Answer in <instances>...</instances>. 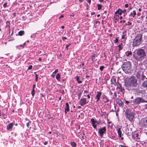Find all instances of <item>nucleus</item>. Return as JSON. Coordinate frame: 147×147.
Returning a JSON list of instances; mask_svg holds the SVG:
<instances>
[{"instance_id":"obj_1","label":"nucleus","mask_w":147,"mask_h":147,"mask_svg":"<svg viewBox=\"0 0 147 147\" xmlns=\"http://www.w3.org/2000/svg\"><path fill=\"white\" fill-rule=\"evenodd\" d=\"M137 80L136 77L134 76L130 77L128 81L125 83V86L127 88H129L131 87H136L138 85Z\"/></svg>"},{"instance_id":"obj_2","label":"nucleus","mask_w":147,"mask_h":147,"mask_svg":"<svg viewBox=\"0 0 147 147\" xmlns=\"http://www.w3.org/2000/svg\"><path fill=\"white\" fill-rule=\"evenodd\" d=\"M142 34L141 33L137 34L133 41L132 46L134 47L139 46L143 41L142 38Z\"/></svg>"},{"instance_id":"obj_3","label":"nucleus","mask_w":147,"mask_h":147,"mask_svg":"<svg viewBox=\"0 0 147 147\" xmlns=\"http://www.w3.org/2000/svg\"><path fill=\"white\" fill-rule=\"evenodd\" d=\"M124 115L126 118L131 122L134 121V119L135 117V113L132 112L131 110L128 108L126 109Z\"/></svg>"},{"instance_id":"obj_4","label":"nucleus","mask_w":147,"mask_h":147,"mask_svg":"<svg viewBox=\"0 0 147 147\" xmlns=\"http://www.w3.org/2000/svg\"><path fill=\"white\" fill-rule=\"evenodd\" d=\"M146 53L144 50L142 49H138L137 52V56L136 58L137 60L144 57L146 56Z\"/></svg>"},{"instance_id":"obj_5","label":"nucleus","mask_w":147,"mask_h":147,"mask_svg":"<svg viewBox=\"0 0 147 147\" xmlns=\"http://www.w3.org/2000/svg\"><path fill=\"white\" fill-rule=\"evenodd\" d=\"M133 102L135 105H138L141 103L147 102V101L144 100L142 98L137 97L134 99Z\"/></svg>"},{"instance_id":"obj_6","label":"nucleus","mask_w":147,"mask_h":147,"mask_svg":"<svg viewBox=\"0 0 147 147\" xmlns=\"http://www.w3.org/2000/svg\"><path fill=\"white\" fill-rule=\"evenodd\" d=\"M131 65H122L121 68L126 73H130L131 70Z\"/></svg>"},{"instance_id":"obj_7","label":"nucleus","mask_w":147,"mask_h":147,"mask_svg":"<svg viewBox=\"0 0 147 147\" xmlns=\"http://www.w3.org/2000/svg\"><path fill=\"white\" fill-rule=\"evenodd\" d=\"M106 131V128L105 126L100 127L98 129V133L101 137H102Z\"/></svg>"},{"instance_id":"obj_8","label":"nucleus","mask_w":147,"mask_h":147,"mask_svg":"<svg viewBox=\"0 0 147 147\" xmlns=\"http://www.w3.org/2000/svg\"><path fill=\"white\" fill-rule=\"evenodd\" d=\"M88 101H87L86 98H81L79 101L80 104L81 106H83L84 105L87 104L88 102Z\"/></svg>"},{"instance_id":"obj_9","label":"nucleus","mask_w":147,"mask_h":147,"mask_svg":"<svg viewBox=\"0 0 147 147\" xmlns=\"http://www.w3.org/2000/svg\"><path fill=\"white\" fill-rule=\"evenodd\" d=\"M102 96V98L103 100V101L105 103H107V105H109V104L108 102H109V101L108 98H107V97L105 95H103Z\"/></svg>"},{"instance_id":"obj_10","label":"nucleus","mask_w":147,"mask_h":147,"mask_svg":"<svg viewBox=\"0 0 147 147\" xmlns=\"http://www.w3.org/2000/svg\"><path fill=\"white\" fill-rule=\"evenodd\" d=\"M126 9H124L123 11H122L121 9H118L117 10L115 13V14L116 15L118 14L120 15H121L122 12H126Z\"/></svg>"},{"instance_id":"obj_11","label":"nucleus","mask_w":147,"mask_h":147,"mask_svg":"<svg viewBox=\"0 0 147 147\" xmlns=\"http://www.w3.org/2000/svg\"><path fill=\"white\" fill-rule=\"evenodd\" d=\"M90 121L91 122L92 124L93 127L94 128H96V125L95 124V123H96V121H95L93 118L91 119Z\"/></svg>"},{"instance_id":"obj_12","label":"nucleus","mask_w":147,"mask_h":147,"mask_svg":"<svg viewBox=\"0 0 147 147\" xmlns=\"http://www.w3.org/2000/svg\"><path fill=\"white\" fill-rule=\"evenodd\" d=\"M97 94L96 95V98L97 99V102L98 101L100 100V98L102 95V93L100 91H98L97 92Z\"/></svg>"},{"instance_id":"obj_13","label":"nucleus","mask_w":147,"mask_h":147,"mask_svg":"<svg viewBox=\"0 0 147 147\" xmlns=\"http://www.w3.org/2000/svg\"><path fill=\"white\" fill-rule=\"evenodd\" d=\"M69 110V105L68 103H65V114H66Z\"/></svg>"},{"instance_id":"obj_14","label":"nucleus","mask_w":147,"mask_h":147,"mask_svg":"<svg viewBox=\"0 0 147 147\" xmlns=\"http://www.w3.org/2000/svg\"><path fill=\"white\" fill-rule=\"evenodd\" d=\"M142 69H140L138 71L136 70V75L138 79H139L140 78V76L141 75L142 73Z\"/></svg>"},{"instance_id":"obj_15","label":"nucleus","mask_w":147,"mask_h":147,"mask_svg":"<svg viewBox=\"0 0 147 147\" xmlns=\"http://www.w3.org/2000/svg\"><path fill=\"white\" fill-rule=\"evenodd\" d=\"M117 133L119 138H121V140L123 139V138L121 137L122 132L121 131V128H119L117 130Z\"/></svg>"},{"instance_id":"obj_16","label":"nucleus","mask_w":147,"mask_h":147,"mask_svg":"<svg viewBox=\"0 0 147 147\" xmlns=\"http://www.w3.org/2000/svg\"><path fill=\"white\" fill-rule=\"evenodd\" d=\"M7 113V110L6 109H4L3 110L2 112V116L3 117L4 119H5L7 117L6 114Z\"/></svg>"},{"instance_id":"obj_17","label":"nucleus","mask_w":147,"mask_h":147,"mask_svg":"<svg viewBox=\"0 0 147 147\" xmlns=\"http://www.w3.org/2000/svg\"><path fill=\"white\" fill-rule=\"evenodd\" d=\"M111 84H113L115 86H116L117 85L116 82V79L114 78H112L111 80Z\"/></svg>"},{"instance_id":"obj_18","label":"nucleus","mask_w":147,"mask_h":147,"mask_svg":"<svg viewBox=\"0 0 147 147\" xmlns=\"http://www.w3.org/2000/svg\"><path fill=\"white\" fill-rule=\"evenodd\" d=\"M97 57V55L95 54H94L92 55L91 56V58L92 59V61L93 62H94L96 61V60H97V59H96V58Z\"/></svg>"},{"instance_id":"obj_19","label":"nucleus","mask_w":147,"mask_h":147,"mask_svg":"<svg viewBox=\"0 0 147 147\" xmlns=\"http://www.w3.org/2000/svg\"><path fill=\"white\" fill-rule=\"evenodd\" d=\"M13 126V124L12 123H10L7 126V129L8 130H9L12 128Z\"/></svg>"},{"instance_id":"obj_20","label":"nucleus","mask_w":147,"mask_h":147,"mask_svg":"<svg viewBox=\"0 0 147 147\" xmlns=\"http://www.w3.org/2000/svg\"><path fill=\"white\" fill-rule=\"evenodd\" d=\"M116 101L117 103L119 106L122 107L123 106V103L121 100H117Z\"/></svg>"},{"instance_id":"obj_21","label":"nucleus","mask_w":147,"mask_h":147,"mask_svg":"<svg viewBox=\"0 0 147 147\" xmlns=\"http://www.w3.org/2000/svg\"><path fill=\"white\" fill-rule=\"evenodd\" d=\"M117 88L119 89V91L121 92H123L125 91L124 89L121 85H120L119 87H117Z\"/></svg>"},{"instance_id":"obj_22","label":"nucleus","mask_w":147,"mask_h":147,"mask_svg":"<svg viewBox=\"0 0 147 147\" xmlns=\"http://www.w3.org/2000/svg\"><path fill=\"white\" fill-rule=\"evenodd\" d=\"M141 120L144 125H147V117L143 118Z\"/></svg>"},{"instance_id":"obj_23","label":"nucleus","mask_w":147,"mask_h":147,"mask_svg":"<svg viewBox=\"0 0 147 147\" xmlns=\"http://www.w3.org/2000/svg\"><path fill=\"white\" fill-rule=\"evenodd\" d=\"M76 79L77 80L79 84L81 83L82 82V81L79 78V77L78 76H77L76 77Z\"/></svg>"},{"instance_id":"obj_24","label":"nucleus","mask_w":147,"mask_h":147,"mask_svg":"<svg viewBox=\"0 0 147 147\" xmlns=\"http://www.w3.org/2000/svg\"><path fill=\"white\" fill-rule=\"evenodd\" d=\"M126 55L127 56L130 57L132 55V53L131 51H127L125 52Z\"/></svg>"},{"instance_id":"obj_25","label":"nucleus","mask_w":147,"mask_h":147,"mask_svg":"<svg viewBox=\"0 0 147 147\" xmlns=\"http://www.w3.org/2000/svg\"><path fill=\"white\" fill-rule=\"evenodd\" d=\"M136 11L135 10H134L133 11V13H131L129 15V16H131L133 17H134L136 15Z\"/></svg>"},{"instance_id":"obj_26","label":"nucleus","mask_w":147,"mask_h":147,"mask_svg":"<svg viewBox=\"0 0 147 147\" xmlns=\"http://www.w3.org/2000/svg\"><path fill=\"white\" fill-rule=\"evenodd\" d=\"M123 35H122V37L121 39H126L127 38V36L126 34L124 33V32H123L122 33Z\"/></svg>"},{"instance_id":"obj_27","label":"nucleus","mask_w":147,"mask_h":147,"mask_svg":"<svg viewBox=\"0 0 147 147\" xmlns=\"http://www.w3.org/2000/svg\"><path fill=\"white\" fill-rule=\"evenodd\" d=\"M24 34V32L23 30L20 31L18 32V34L19 35L22 36Z\"/></svg>"},{"instance_id":"obj_28","label":"nucleus","mask_w":147,"mask_h":147,"mask_svg":"<svg viewBox=\"0 0 147 147\" xmlns=\"http://www.w3.org/2000/svg\"><path fill=\"white\" fill-rule=\"evenodd\" d=\"M142 85L144 87L147 88V81H144L142 84Z\"/></svg>"},{"instance_id":"obj_29","label":"nucleus","mask_w":147,"mask_h":147,"mask_svg":"<svg viewBox=\"0 0 147 147\" xmlns=\"http://www.w3.org/2000/svg\"><path fill=\"white\" fill-rule=\"evenodd\" d=\"M141 79L142 80H144V79L146 78L145 76H144V75L143 72H142L141 74Z\"/></svg>"},{"instance_id":"obj_30","label":"nucleus","mask_w":147,"mask_h":147,"mask_svg":"<svg viewBox=\"0 0 147 147\" xmlns=\"http://www.w3.org/2000/svg\"><path fill=\"white\" fill-rule=\"evenodd\" d=\"M10 22L9 21H7L6 22V26L8 27L9 28H10Z\"/></svg>"},{"instance_id":"obj_31","label":"nucleus","mask_w":147,"mask_h":147,"mask_svg":"<svg viewBox=\"0 0 147 147\" xmlns=\"http://www.w3.org/2000/svg\"><path fill=\"white\" fill-rule=\"evenodd\" d=\"M71 145L73 147H75L76 146V143L74 142H71Z\"/></svg>"},{"instance_id":"obj_32","label":"nucleus","mask_w":147,"mask_h":147,"mask_svg":"<svg viewBox=\"0 0 147 147\" xmlns=\"http://www.w3.org/2000/svg\"><path fill=\"white\" fill-rule=\"evenodd\" d=\"M97 6L98 7V10H100L102 7V5L100 4H98L97 5Z\"/></svg>"},{"instance_id":"obj_33","label":"nucleus","mask_w":147,"mask_h":147,"mask_svg":"<svg viewBox=\"0 0 147 147\" xmlns=\"http://www.w3.org/2000/svg\"><path fill=\"white\" fill-rule=\"evenodd\" d=\"M60 78V74L59 73H58L56 76V79L58 80H59Z\"/></svg>"},{"instance_id":"obj_34","label":"nucleus","mask_w":147,"mask_h":147,"mask_svg":"<svg viewBox=\"0 0 147 147\" xmlns=\"http://www.w3.org/2000/svg\"><path fill=\"white\" fill-rule=\"evenodd\" d=\"M31 94L32 95V96H33V97L34 95V94H35V90H34V89H32V92H31Z\"/></svg>"},{"instance_id":"obj_35","label":"nucleus","mask_w":147,"mask_h":147,"mask_svg":"<svg viewBox=\"0 0 147 147\" xmlns=\"http://www.w3.org/2000/svg\"><path fill=\"white\" fill-rule=\"evenodd\" d=\"M38 75L37 74H35V80L36 82H37L38 81Z\"/></svg>"},{"instance_id":"obj_36","label":"nucleus","mask_w":147,"mask_h":147,"mask_svg":"<svg viewBox=\"0 0 147 147\" xmlns=\"http://www.w3.org/2000/svg\"><path fill=\"white\" fill-rule=\"evenodd\" d=\"M36 34H32L30 36L31 38H34L36 37Z\"/></svg>"},{"instance_id":"obj_37","label":"nucleus","mask_w":147,"mask_h":147,"mask_svg":"<svg viewBox=\"0 0 147 147\" xmlns=\"http://www.w3.org/2000/svg\"><path fill=\"white\" fill-rule=\"evenodd\" d=\"M104 68L105 67L104 66H102L100 67V69L101 71H103Z\"/></svg>"},{"instance_id":"obj_38","label":"nucleus","mask_w":147,"mask_h":147,"mask_svg":"<svg viewBox=\"0 0 147 147\" xmlns=\"http://www.w3.org/2000/svg\"><path fill=\"white\" fill-rule=\"evenodd\" d=\"M70 45H71V44H67L66 45L65 49H67V50H68V47H69Z\"/></svg>"},{"instance_id":"obj_39","label":"nucleus","mask_w":147,"mask_h":147,"mask_svg":"<svg viewBox=\"0 0 147 147\" xmlns=\"http://www.w3.org/2000/svg\"><path fill=\"white\" fill-rule=\"evenodd\" d=\"M118 38L116 37V38L114 40V42L115 43H117L118 42Z\"/></svg>"},{"instance_id":"obj_40","label":"nucleus","mask_w":147,"mask_h":147,"mask_svg":"<svg viewBox=\"0 0 147 147\" xmlns=\"http://www.w3.org/2000/svg\"><path fill=\"white\" fill-rule=\"evenodd\" d=\"M76 128L77 129H80V126L79 125H77L76 126Z\"/></svg>"},{"instance_id":"obj_41","label":"nucleus","mask_w":147,"mask_h":147,"mask_svg":"<svg viewBox=\"0 0 147 147\" xmlns=\"http://www.w3.org/2000/svg\"><path fill=\"white\" fill-rule=\"evenodd\" d=\"M121 44H122V43H121V44L119 45L118 46V47H119V50H120L121 49H122V47H121Z\"/></svg>"},{"instance_id":"obj_42","label":"nucleus","mask_w":147,"mask_h":147,"mask_svg":"<svg viewBox=\"0 0 147 147\" xmlns=\"http://www.w3.org/2000/svg\"><path fill=\"white\" fill-rule=\"evenodd\" d=\"M32 65H30L29 66V67H28L27 70H29V69H32Z\"/></svg>"},{"instance_id":"obj_43","label":"nucleus","mask_w":147,"mask_h":147,"mask_svg":"<svg viewBox=\"0 0 147 147\" xmlns=\"http://www.w3.org/2000/svg\"><path fill=\"white\" fill-rule=\"evenodd\" d=\"M7 3H5L3 5V7L5 8L7 7Z\"/></svg>"},{"instance_id":"obj_44","label":"nucleus","mask_w":147,"mask_h":147,"mask_svg":"<svg viewBox=\"0 0 147 147\" xmlns=\"http://www.w3.org/2000/svg\"><path fill=\"white\" fill-rule=\"evenodd\" d=\"M58 70L57 69H56L53 72V74H56L58 72Z\"/></svg>"},{"instance_id":"obj_45","label":"nucleus","mask_w":147,"mask_h":147,"mask_svg":"<svg viewBox=\"0 0 147 147\" xmlns=\"http://www.w3.org/2000/svg\"><path fill=\"white\" fill-rule=\"evenodd\" d=\"M83 136H82V138L84 139L86 137V136H85V133L83 132Z\"/></svg>"},{"instance_id":"obj_46","label":"nucleus","mask_w":147,"mask_h":147,"mask_svg":"<svg viewBox=\"0 0 147 147\" xmlns=\"http://www.w3.org/2000/svg\"><path fill=\"white\" fill-rule=\"evenodd\" d=\"M30 123H31V122H30ZM29 123H30V121L27 123H26V125L28 127H29L30 126Z\"/></svg>"},{"instance_id":"obj_47","label":"nucleus","mask_w":147,"mask_h":147,"mask_svg":"<svg viewBox=\"0 0 147 147\" xmlns=\"http://www.w3.org/2000/svg\"><path fill=\"white\" fill-rule=\"evenodd\" d=\"M127 24L129 25H130L132 24V23L130 21H128L127 22Z\"/></svg>"},{"instance_id":"obj_48","label":"nucleus","mask_w":147,"mask_h":147,"mask_svg":"<svg viewBox=\"0 0 147 147\" xmlns=\"http://www.w3.org/2000/svg\"><path fill=\"white\" fill-rule=\"evenodd\" d=\"M67 39V38L66 37H62V39L64 40L66 39Z\"/></svg>"},{"instance_id":"obj_49","label":"nucleus","mask_w":147,"mask_h":147,"mask_svg":"<svg viewBox=\"0 0 147 147\" xmlns=\"http://www.w3.org/2000/svg\"><path fill=\"white\" fill-rule=\"evenodd\" d=\"M115 15V19H117V18H118V17H119V16H118V15H117V14H116V15Z\"/></svg>"},{"instance_id":"obj_50","label":"nucleus","mask_w":147,"mask_h":147,"mask_svg":"<svg viewBox=\"0 0 147 147\" xmlns=\"http://www.w3.org/2000/svg\"><path fill=\"white\" fill-rule=\"evenodd\" d=\"M129 5L128 4H126L125 5V7L126 8H127L128 7Z\"/></svg>"},{"instance_id":"obj_51","label":"nucleus","mask_w":147,"mask_h":147,"mask_svg":"<svg viewBox=\"0 0 147 147\" xmlns=\"http://www.w3.org/2000/svg\"><path fill=\"white\" fill-rule=\"evenodd\" d=\"M119 147H126L123 145H119Z\"/></svg>"},{"instance_id":"obj_52","label":"nucleus","mask_w":147,"mask_h":147,"mask_svg":"<svg viewBox=\"0 0 147 147\" xmlns=\"http://www.w3.org/2000/svg\"><path fill=\"white\" fill-rule=\"evenodd\" d=\"M64 17V16L63 15H61L60 17H59V19H61V18Z\"/></svg>"},{"instance_id":"obj_53","label":"nucleus","mask_w":147,"mask_h":147,"mask_svg":"<svg viewBox=\"0 0 147 147\" xmlns=\"http://www.w3.org/2000/svg\"><path fill=\"white\" fill-rule=\"evenodd\" d=\"M114 95L115 96V97H117V94L116 92H114Z\"/></svg>"},{"instance_id":"obj_54","label":"nucleus","mask_w":147,"mask_h":147,"mask_svg":"<svg viewBox=\"0 0 147 147\" xmlns=\"http://www.w3.org/2000/svg\"><path fill=\"white\" fill-rule=\"evenodd\" d=\"M129 103V102L127 100H125V103L127 104H128V103Z\"/></svg>"},{"instance_id":"obj_55","label":"nucleus","mask_w":147,"mask_h":147,"mask_svg":"<svg viewBox=\"0 0 147 147\" xmlns=\"http://www.w3.org/2000/svg\"><path fill=\"white\" fill-rule=\"evenodd\" d=\"M47 143H48V142L47 141H45L44 143V144L45 145H46L47 144Z\"/></svg>"},{"instance_id":"obj_56","label":"nucleus","mask_w":147,"mask_h":147,"mask_svg":"<svg viewBox=\"0 0 147 147\" xmlns=\"http://www.w3.org/2000/svg\"><path fill=\"white\" fill-rule=\"evenodd\" d=\"M87 1L90 4L91 3V0H87Z\"/></svg>"},{"instance_id":"obj_57","label":"nucleus","mask_w":147,"mask_h":147,"mask_svg":"<svg viewBox=\"0 0 147 147\" xmlns=\"http://www.w3.org/2000/svg\"><path fill=\"white\" fill-rule=\"evenodd\" d=\"M99 23V24H100V22L99 21H96L95 22V23H96V24H97V23Z\"/></svg>"},{"instance_id":"obj_58","label":"nucleus","mask_w":147,"mask_h":147,"mask_svg":"<svg viewBox=\"0 0 147 147\" xmlns=\"http://www.w3.org/2000/svg\"><path fill=\"white\" fill-rule=\"evenodd\" d=\"M74 13H72V14L71 15H70V16H72V17H74Z\"/></svg>"},{"instance_id":"obj_59","label":"nucleus","mask_w":147,"mask_h":147,"mask_svg":"<svg viewBox=\"0 0 147 147\" xmlns=\"http://www.w3.org/2000/svg\"><path fill=\"white\" fill-rule=\"evenodd\" d=\"M95 12H91V15H93L95 14Z\"/></svg>"},{"instance_id":"obj_60","label":"nucleus","mask_w":147,"mask_h":147,"mask_svg":"<svg viewBox=\"0 0 147 147\" xmlns=\"http://www.w3.org/2000/svg\"><path fill=\"white\" fill-rule=\"evenodd\" d=\"M36 85L35 84H34L33 86L32 89H34V88L35 87Z\"/></svg>"},{"instance_id":"obj_61","label":"nucleus","mask_w":147,"mask_h":147,"mask_svg":"<svg viewBox=\"0 0 147 147\" xmlns=\"http://www.w3.org/2000/svg\"><path fill=\"white\" fill-rule=\"evenodd\" d=\"M88 98H90V96L89 94H88L87 96Z\"/></svg>"},{"instance_id":"obj_62","label":"nucleus","mask_w":147,"mask_h":147,"mask_svg":"<svg viewBox=\"0 0 147 147\" xmlns=\"http://www.w3.org/2000/svg\"><path fill=\"white\" fill-rule=\"evenodd\" d=\"M55 74H53H53L52 75V76L53 77H54L55 76Z\"/></svg>"},{"instance_id":"obj_63","label":"nucleus","mask_w":147,"mask_h":147,"mask_svg":"<svg viewBox=\"0 0 147 147\" xmlns=\"http://www.w3.org/2000/svg\"><path fill=\"white\" fill-rule=\"evenodd\" d=\"M41 95V96L42 97H44L45 96V95H44V94H40Z\"/></svg>"},{"instance_id":"obj_64","label":"nucleus","mask_w":147,"mask_h":147,"mask_svg":"<svg viewBox=\"0 0 147 147\" xmlns=\"http://www.w3.org/2000/svg\"><path fill=\"white\" fill-rule=\"evenodd\" d=\"M20 46L21 47H22L23 48H24V46L23 45H20Z\"/></svg>"}]
</instances>
